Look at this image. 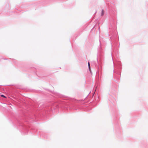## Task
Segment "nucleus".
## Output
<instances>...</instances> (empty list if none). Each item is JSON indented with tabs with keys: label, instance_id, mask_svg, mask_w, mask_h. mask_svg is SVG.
<instances>
[{
	"label": "nucleus",
	"instance_id": "obj_3",
	"mask_svg": "<svg viewBox=\"0 0 148 148\" xmlns=\"http://www.w3.org/2000/svg\"><path fill=\"white\" fill-rule=\"evenodd\" d=\"M1 97H4V98H6V97L5 96H4V95H1Z\"/></svg>",
	"mask_w": 148,
	"mask_h": 148
},
{
	"label": "nucleus",
	"instance_id": "obj_1",
	"mask_svg": "<svg viewBox=\"0 0 148 148\" xmlns=\"http://www.w3.org/2000/svg\"><path fill=\"white\" fill-rule=\"evenodd\" d=\"M88 67H89V69L90 71V64L89 62L88 63Z\"/></svg>",
	"mask_w": 148,
	"mask_h": 148
},
{
	"label": "nucleus",
	"instance_id": "obj_2",
	"mask_svg": "<svg viewBox=\"0 0 148 148\" xmlns=\"http://www.w3.org/2000/svg\"><path fill=\"white\" fill-rule=\"evenodd\" d=\"M104 14V11L103 10L102 11V16H103V15Z\"/></svg>",
	"mask_w": 148,
	"mask_h": 148
}]
</instances>
